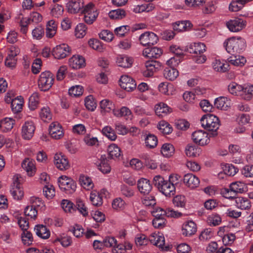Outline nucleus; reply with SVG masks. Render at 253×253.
<instances>
[{
  "instance_id": "nucleus-60",
  "label": "nucleus",
  "mask_w": 253,
  "mask_h": 253,
  "mask_svg": "<svg viewBox=\"0 0 253 253\" xmlns=\"http://www.w3.org/2000/svg\"><path fill=\"white\" fill-rule=\"evenodd\" d=\"M39 102V96L37 93H34L29 98V106L31 110H35Z\"/></svg>"
},
{
  "instance_id": "nucleus-51",
  "label": "nucleus",
  "mask_w": 253,
  "mask_h": 253,
  "mask_svg": "<svg viewBox=\"0 0 253 253\" xmlns=\"http://www.w3.org/2000/svg\"><path fill=\"white\" fill-rule=\"evenodd\" d=\"M43 193L45 197L50 199L55 195V190L53 186L50 184L45 185L43 188Z\"/></svg>"
},
{
  "instance_id": "nucleus-22",
  "label": "nucleus",
  "mask_w": 253,
  "mask_h": 253,
  "mask_svg": "<svg viewBox=\"0 0 253 253\" xmlns=\"http://www.w3.org/2000/svg\"><path fill=\"white\" fill-rule=\"evenodd\" d=\"M235 201L236 207L242 210H249L252 207L250 200L246 197H237Z\"/></svg>"
},
{
  "instance_id": "nucleus-1",
  "label": "nucleus",
  "mask_w": 253,
  "mask_h": 253,
  "mask_svg": "<svg viewBox=\"0 0 253 253\" xmlns=\"http://www.w3.org/2000/svg\"><path fill=\"white\" fill-rule=\"evenodd\" d=\"M172 178V176H169V180H165L161 175L155 176L153 178V184L154 186L163 194L167 197H171L175 194V187L170 179Z\"/></svg>"
},
{
  "instance_id": "nucleus-34",
  "label": "nucleus",
  "mask_w": 253,
  "mask_h": 253,
  "mask_svg": "<svg viewBox=\"0 0 253 253\" xmlns=\"http://www.w3.org/2000/svg\"><path fill=\"white\" fill-rule=\"evenodd\" d=\"M251 0H236L232 1L229 6V9L231 11L237 12L241 9L244 4Z\"/></svg>"
},
{
  "instance_id": "nucleus-10",
  "label": "nucleus",
  "mask_w": 253,
  "mask_h": 253,
  "mask_svg": "<svg viewBox=\"0 0 253 253\" xmlns=\"http://www.w3.org/2000/svg\"><path fill=\"white\" fill-rule=\"evenodd\" d=\"M70 52V47L66 44L57 45L52 51V55L54 58L58 59L65 58L69 55Z\"/></svg>"
},
{
  "instance_id": "nucleus-11",
  "label": "nucleus",
  "mask_w": 253,
  "mask_h": 253,
  "mask_svg": "<svg viewBox=\"0 0 253 253\" xmlns=\"http://www.w3.org/2000/svg\"><path fill=\"white\" fill-rule=\"evenodd\" d=\"M246 25V22L241 18H236L231 19L226 23V26L229 30L233 32L242 30Z\"/></svg>"
},
{
  "instance_id": "nucleus-16",
  "label": "nucleus",
  "mask_w": 253,
  "mask_h": 253,
  "mask_svg": "<svg viewBox=\"0 0 253 253\" xmlns=\"http://www.w3.org/2000/svg\"><path fill=\"white\" fill-rule=\"evenodd\" d=\"M195 45V52L197 57L195 58V61L199 64L204 63L206 60V56L203 55L202 53L206 51V45L204 43L201 42L194 43Z\"/></svg>"
},
{
  "instance_id": "nucleus-29",
  "label": "nucleus",
  "mask_w": 253,
  "mask_h": 253,
  "mask_svg": "<svg viewBox=\"0 0 253 253\" xmlns=\"http://www.w3.org/2000/svg\"><path fill=\"white\" fill-rule=\"evenodd\" d=\"M230 101L227 97H220L214 101V106L218 109L226 110L230 107Z\"/></svg>"
},
{
  "instance_id": "nucleus-61",
  "label": "nucleus",
  "mask_w": 253,
  "mask_h": 253,
  "mask_svg": "<svg viewBox=\"0 0 253 253\" xmlns=\"http://www.w3.org/2000/svg\"><path fill=\"white\" fill-rule=\"evenodd\" d=\"M38 211L36 208L33 206H28L24 210V214L25 216H29L31 218L35 219L37 217Z\"/></svg>"
},
{
  "instance_id": "nucleus-7",
  "label": "nucleus",
  "mask_w": 253,
  "mask_h": 253,
  "mask_svg": "<svg viewBox=\"0 0 253 253\" xmlns=\"http://www.w3.org/2000/svg\"><path fill=\"white\" fill-rule=\"evenodd\" d=\"M139 40L143 46H151L157 42L158 38L155 33L146 32L140 36Z\"/></svg>"
},
{
  "instance_id": "nucleus-27",
  "label": "nucleus",
  "mask_w": 253,
  "mask_h": 253,
  "mask_svg": "<svg viewBox=\"0 0 253 253\" xmlns=\"http://www.w3.org/2000/svg\"><path fill=\"white\" fill-rule=\"evenodd\" d=\"M23 102V98L21 96L12 99L11 104L12 112L15 114L20 112L22 109Z\"/></svg>"
},
{
  "instance_id": "nucleus-57",
  "label": "nucleus",
  "mask_w": 253,
  "mask_h": 253,
  "mask_svg": "<svg viewBox=\"0 0 253 253\" xmlns=\"http://www.w3.org/2000/svg\"><path fill=\"white\" fill-rule=\"evenodd\" d=\"M130 30V27L128 25L122 26L116 28L114 32L116 35L119 37H123L128 33Z\"/></svg>"
},
{
  "instance_id": "nucleus-49",
  "label": "nucleus",
  "mask_w": 253,
  "mask_h": 253,
  "mask_svg": "<svg viewBox=\"0 0 253 253\" xmlns=\"http://www.w3.org/2000/svg\"><path fill=\"white\" fill-rule=\"evenodd\" d=\"M87 28L84 23H80L75 29V36L78 38H82L86 34Z\"/></svg>"
},
{
  "instance_id": "nucleus-12",
  "label": "nucleus",
  "mask_w": 253,
  "mask_h": 253,
  "mask_svg": "<svg viewBox=\"0 0 253 253\" xmlns=\"http://www.w3.org/2000/svg\"><path fill=\"white\" fill-rule=\"evenodd\" d=\"M54 163L56 168L61 170H65L70 168L67 158L61 153L56 154L54 157Z\"/></svg>"
},
{
  "instance_id": "nucleus-41",
  "label": "nucleus",
  "mask_w": 253,
  "mask_h": 253,
  "mask_svg": "<svg viewBox=\"0 0 253 253\" xmlns=\"http://www.w3.org/2000/svg\"><path fill=\"white\" fill-rule=\"evenodd\" d=\"M126 16V12L123 9L112 10L109 13V16L112 19H122Z\"/></svg>"
},
{
  "instance_id": "nucleus-37",
  "label": "nucleus",
  "mask_w": 253,
  "mask_h": 253,
  "mask_svg": "<svg viewBox=\"0 0 253 253\" xmlns=\"http://www.w3.org/2000/svg\"><path fill=\"white\" fill-rule=\"evenodd\" d=\"M79 182L83 187L88 190L92 189L94 186L90 178L84 175L80 176Z\"/></svg>"
},
{
  "instance_id": "nucleus-26",
  "label": "nucleus",
  "mask_w": 253,
  "mask_h": 253,
  "mask_svg": "<svg viewBox=\"0 0 253 253\" xmlns=\"http://www.w3.org/2000/svg\"><path fill=\"white\" fill-rule=\"evenodd\" d=\"M68 7L71 13H77L84 7L82 0H71L68 3Z\"/></svg>"
},
{
  "instance_id": "nucleus-35",
  "label": "nucleus",
  "mask_w": 253,
  "mask_h": 253,
  "mask_svg": "<svg viewBox=\"0 0 253 253\" xmlns=\"http://www.w3.org/2000/svg\"><path fill=\"white\" fill-rule=\"evenodd\" d=\"M229 62L236 66H243L246 62V58L240 55H232L228 59Z\"/></svg>"
},
{
  "instance_id": "nucleus-17",
  "label": "nucleus",
  "mask_w": 253,
  "mask_h": 253,
  "mask_svg": "<svg viewBox=\"0 0 253 253\" xmlns=\"http://www.w3.org/2000/svg\"><path fill=\"white\" fill-rule=\"evenodd\" d=\"M150 242L162 249H167L165 245V240L163 235L161 233H153L149 237Z\"/></svg>"
},
{
  "instance_id": "nucleus-47",
  "label": "nucleus",
  "mask_w": 253,
  "mask_h": 253,
  "mask_svg": "<svg viewBox=\"0 0 253 253\" xmlns=\"http://www.w3.org/2000/svg\"><path fill=\"white\" fill-rule=\"evenodd\" d=\"M103 134L112 141H114L117 138V135L114 130L109 126H106L102 129Z\"/></svg>"
},
{
  "instance_id": "nucleus-24",
  "label": "nucleus",
  "mask_w": 253,
  "mask_h": 253,
  "mask_svg": "<svg viewBox=\"0 0 253 253\" xmlns=\"http://www.w3.org/2000/svg\"><path fill=\"white\" fill-rule=\"evenodd\" d=\"M34 161L29 158L25 159L22 163V168L26 170L28 175L33 176L36 172Z\"/></svg>"
},
{
  "instance_id": "nucleus-44",
  "label": "nucleus",
  "mask_w": 253,
  "mask_h": 253,
  "mask_svg": "<svg viewBox=\"0 0 253 253\" xmlns=\"http://www.w3.org/2000/svg\"><path fill=\"white\" fill-rule=\"evenodd\" d=\"M158 128L164 134H169L172 131V128L168 122L164 121L160 122Z\"/></svg>"
},
{
  "instance_id": "nucleus-6",
  "label": "nucleus",
  "mask_w": 253,
  "mask_h": 253,
  "mask_svg": "<svg viewBox=\"0 0 253 253\" xmlns=\"http://www.w3.org/2000/svg\"><path fill=\"white\" fill-rule=\"evenodd\" d=\"M60 188L67 193H72L76 190V184L75 182L66 176H61L58 179Z\"/></svg>"
},
{
  "instance_id": "nucleus-3",
  "label": "nucleus",
  "mask_w": 253,
  "mask_h": 253,
  "mask_svg": "<svg viewBox=\"0 0 253 253\" xmlns=\"http://www.w3.org/2000/svg\"><path fill=\"white\" fill-rule=\"evenodd\" d=\"M224 46L226 51L232 55L239 53L245 47V42L242 38L235 39L234 38L228 39L224 42Z\"/></svg>"
},
{
  "instance_id": "nucleus-5",
  "label": "nucleus",
  "mask_w": 253,
  "mask_h": 253,
  "mask_svg": "<svg viewBox=\"0 0 253 253\" xmlns=\"http://www.w3.org/2000/svg\"><path fill=\"white\" fill-rule=\"evenodd\" d=\"M54 77L53 74L49 71L42 72L38 80V85L42 91L49 90L53 84Z\"/></svg>"
},
{
  "instance_id": "nucleus-53",
  "label": "nucleus",
  "mask_w": 253,
  "mask_h": 253,
  "mask_svg": "<svg viewBox=\"0 0 253 253\" xmlns=\"http://www.w3.org/2000/svg\"><path fill=\"white\" fill-rule=\"evenodd\" d=\"M68 93L72 96L77 97L82 95L83 93V88L81 85H75L70 87Z\"/></svg>"
},
{
  "instance_id": "nucleus-25",
  "label": "nucleus",
  "mask_w": 253,
  "mask_h": 253,
  "mask_svg": "<svg viewBox=\"0 0 253 253\" xmlns=\"http://www.w3.org/2000/svg\"><path fill=\"white\" fill-rule=\"evenodd\" d=\"M133 62L132 57L125 55H119L117 56L116 63L119 66L123 68H129Z\"/></svg>"
},
{
  "instance_id": "nucleus-30",
  "label": "nucleus",
  "mask_w": 253,
  "mask_h": 253,
  "mask_svg": "<svg viewBox=\"0 0 253 253\" xmlns=\"http://www.w3.org/2000/svg\"><path fill=\"white\" fill-rule=\"evenodd\" d=\"M155 108L156 114L161 117H164L171 111L170 108L166 104L163 102L157 104Z\"/></svg>"
},
{
  "instance_id": "nucleus-19",
  "label": "nucleus",
  "mask_w": 253,
  "mask_h": 253,
  "mask_svg": "<svg viewBox=\"0 0 253 253\" xmlns=\"http://www.w3.org/2000/svg\"><path fill=\"white\" fill-rule=\"evenodd\" d=\"M10 192L15 200H21L23 197L24 192L21 188V185L18 180V178H16L11 185Z\"/></svg>"
},
{
  "instance_id": "nucleus-58",
  "label": "nucleus",
  "mask_w": 253,
  "mask_h": 253,
  "mask_svg": "<svg viewBox=\"0 0 253 253\" xmlns=\"http://www.w3.org/2000/svg\"><path fill=\"white\" fill-rule=\"evenodd\" d=\"M98 15L97 11H92L90 13H85L84 15V21L88 24H92L96 19Z\"/></svg>"
},
{
  "instance_id": "nucleus-43",
  "label": "nucleus",
  "mask_w": 253,
  "mask_h": 253,
  "mask_svg": "<svg viewBox=\"0 0 253 253\" xmlns=\"http://www.w3.org/2000/svg\"><path fill=\"white\" fill-rule=\"evenodd\" d=\"M146 146L149 148H154L158 144L157 137L152 134H149L145 139Z\"/></svg>"
},
{
  "instance_id": "nucleus-14",
  "label": "nucleus",
  "mask_w": 253,
  "mask_h": 253,
  "mask_svg": "<svg viewBox=\"0 0 253 253\" xmlns=\"http://www.w3.org/2000/svg\"><path fill=\"white\" fill-rule=\"evenodd\" d=\"M49 131L51 136L55 139H59L64 135L63 128L57 122H53L50 125Z\"/></svg>"
},
{
  "instance_id": "nucleus-31",
  "label": "nucleus",
  "mask_w": 253,
  "mask_h": 253,
  "mask_svg": "<svg viewBox=\"0 0 253 253\" xmlns=\"http://www.w3.org/2000/svg\"><path fill=\"white\" fill-rule=\"evenodd\" d=\"M34 229L36 234L42 239H47L50 236V231L45 226L37 225Z\"/></svg>"
},
{
  "instance_id": "nucleus-42",
  "label": "nucleus",
  "mask_w": 253,
  "mask_h": 253,
  "mask_svg": "<svg viewBox=\"0 0 253 253\" xmlns=\"http://www.w3.org/2000/svg\"><path fill=\"white\" fill-rule=\"evenodd\" d=\"M161 151L164 156L169 157L174 153V148L171 144L166 143L163 145Z\"/></svg>"
},
{
  "instance_id": "nucleus-20",
  "label": "nucleus",
  "mask_w": 253,
  "mask_h": 253,
  "mask_svg": "<svg viewBox=\"0 0 253 253\" xmlns=\"http://www.w3.org/2000/svg\"><path fill=\"white\" fill-rule=\"evenodd\" d=\"M184 183L189 188L194 189L198 186L200 183L199 178L192 173H187L183 177Z\"/></svg>"
},
{
  "instance_id": "nucleus-64",
  "label": "nucleus",
  "mask_w": 253,
  "mask_h": 253,
  "mask_svg": "<svg viewBox=\"0 0 253 253\" xmlns=\"http://www.w3.org/2000/svg\"><path fill=\"white\" fill-rule=\"evenodd\" d=\"M135 243L137 246H142L147 245L149 241V238L144 234L138 235L135 237Z\"/></svg>"
},
{
  "instance_id": "nucleus-52",
  "label": "nucleus",
  "mask_w": 253,
  "mask_h": 253,
  "mask_svg": "<svg viewBox=\"0 0 253 253\" xmlns=\"http://www.w3.org/2000/svg\"><path fill=\"white\" fill-rule=\"evenodd\" d=\"M100 108L104 112H109L114 109V105L112 102L108 99H104L100 101Z\"/></svg>"
},
{
  "instance_id": "nucleus-56",
  "label": "nucleus",
  "mask_w": 253,
  "mask_h": 253,
  "mask_svg": "<svg viewBox=\"0 0 253 253\" xmlns=\"http://www.w3.org/2000/svg\"><path fill=\"white\" fill-rule=\"evenodd\" d=\"M207 222L210 225L216 226L221 223V218L217 214H212L208 217Z\"/></svg>"
},
{
  "instance_id": "nucleus-38",
  "label": "nucleus",
  "mask_w": 253,
  "mask_h": 253,
  "mask_svg": "<svg viewBox=\"0 0 253 253\" xmlns=\"http://www.w3.org/2000/svg\"><path fill=\"white\" fill-rule=\"evenodd\" d=\"M201 149L193 145H188L185 148V153L188 157H196L200 155Z\"/></svg>"
},
{
  "instance_id": "nucleus-48",
  "label": "nucleus",
  "mask_w": 253,
  "mask_h": 253,
  "mask_svg": "<svg viewBox=\"0 0 253 253\" xmlns=\"http://www.w3.org/2000/svg\"><path fill=\"white\" fill-rule=\"evenodd\" d=\"M90 200L92 204L95 206H100L103 203L102 197L98 193L91 192L90 195Z\"/></svg>"
},
{
  "instance_id": "nucleus-36",
  "label": "nucleus",
  "mask_w": 253,
  "mask_h": 253,
  "mask_svg": "<svg viewBox=\"0 0 253 253\" xmlns=\"http://www.w3.org/2000/svg\"><path fill=\"white\" fill-rule=\"evenodd\" d=\"M98 169L103 173H108L111 171V167L108 163L105 155H102L100 158V163L98 166Z\"/></svg>"
},
{
  "instance_id": "nucleus-32",
  "label": "nucleus",
  "mask_w": 253,
  "mask_h": 253,
  "mask_svg": "<svg viewBox=\"0 0 253 253\" xmlns=\"http://www.w3.org/2000/svg\"><path fill=\"white\" fill-rule=\"evenodd\" d=\"M230 188L234 194L243 193L247 191V186L245 184L240 181L232 183Z\"/></svg>"
},
{
  "instance_id": "nucleus-4",
  "label": "nucleus",
  "mask_w": 253,
  "mask_h": 253,
  "mask_svg": "<svg viewBox=\"0 0 253 253\" xmlns=\"http://www.w3.org/2000/svg\"><path fill=\"white\" fill-rule=\"evenodd\" d=\"M61 206L64 211L66 212L72 213L76 211L75 208H77L83 216H86L88 215L87 208L81 199L77 200L76 205L75 208L73 207V204L67 200H62Z\"/></svg>"
},
{
  "instance_id": "nucleus-28",
  "label": "nucleus",
  "mask_w": 253,
  "mask_h": 253,
  "mask_svg": "<svg viewBox=\"0 0 253 253\" xmlns=\"http://www.w3.org/2000/svg\"><path fill=\"white\" fill-rule=\"evenodd\" d=\"M57 24L53 20L48 21L46 25V36L48 38H52L56 33Z\"/></svg>"
},
{
  "instance_id": "nucleus-59",
  "label": "nucleus",
  "mask_w": 253,
  "mask_h": 253,
  "mask_svg": "<svg viewBox=\"0 0 253 253\" xmlns=\"http://www.w3.org/2000/svg\"><path fill=\"white\" fill-rule=\"evenodd\" d=\"M142 203L146 207H152L156 204V200L154 196L147 195L142 199Z\"/></svg>"
},
{
  "instance_id": "nucleus-23",
  "label": "nucleus",
  "mask_w": 253,
  "mask_h": 253,
  "mask_svg": "<svg viewBox=\"0 0 253 253\" xmlns=\"http://www.w3.org/2000/svg\"><path fill=\"white\" fill-rule=\"evenodd\" d=\"M162 54V50L160 48L157 47H147L143 51L144 56L149 58H158Z\"/></svg>"
},
{
  "instance_id": "nucleus-2",
  "label": "nucleus",
  "mask_w": 253,
  "mask_h": 253,
  "mask_svg": "<svg viewBox=\"0 0 253 253\" xmlns=\"http://www.w3.org/2000/svg\"><path fill=\"white\" fill-rule=\"evenodd\" d=\"M201 124L203 127L209 131L210 136L213 137L217 135V130L219 127V120L218 118L212 114L204 115L200 120Z\"/></svg>"
},
{
  "instance_id": "nucleus-18",
  "label": "nucleus",
  "mask_w": 253,
  "mask_h": 253,
  "mask_svg": "<svg viewBox=\"0 0 253 253\" xmlns=\"http://www.w3.org/2000/svg\"><path fill=\"white\" fill-rule=\"evenodd\" d=\"M197 229V225L194 221L192 220L185 221L182 227V234L185 236H191L195 234Z\"/></svg>"
},
{
  "instance_id": "nucleus-33",
  "label": "nucleus",
  "mask_w": 253,
  "mask_h": 253,
  "mask_svg": "<svg viewBox=\"0 0 253 253\" xmlns=\"http://www.w3.org/2000/svg\"><path fill=\"white\" fill-rule=\"evenodd\" d=\"M178 71L172 67H166L164 71V76L169 81H173L178 76Z\"/></svg>"
},
{
  "instance_id": "nucleus-50",
  "label": "nucleus",
  "mask_w": 253,
  "mask_h": 253,
  "mask_svg": "<svg viewBox=\"0 0 253 253\" xmlns=\"http://www.w3.org/2000/svg\"><path fill=\"white\" fill-rule=\"evenodd\" d=\"M21 238L23 244L27 246L31 245L33 241L32 233L27 230L23 231V233L21 234Z\"/></svg>"
},
{
  "instance_id": "nucleus-13",
  "label": "nucleus",
  "mask_w": 253,
  "mask_h": 253,
  "mask_svg": "<svg viewBox=\"0 0 253 253\" xmlns=\"http://www.w3.org/2000/svg\"><path fill=\"white\" fill-rule=\"evenodd\" d=\"M36 127L32 121H27L22 128V136L25 139L29 140L34 135Z\"/></svg>"
},
{
  "instance_id": "nucleus-39",
  "label": "nucleus",
  "mask_w": 253,
  "mask_h": 253,
  "mask_svg": "<svg viewBox=\"0 0 253 253\" xmlns=\"http://www.w3.org/2000/svg\"><path fill=\"white\" fill-rule=\"evenodd\" d=\"M14 124V121L11 118H5L0 122V127L3 132L11 130Z\"/></svg>"
},
{
  "instance_id": "nucleus-40",
  "label": "nucleus",
  "mask_w": 253,
  "mask_h": 253,
  "mask_svg": "<svg viewBox=\"0 0 253 253\" xmlns=\"http://www.w3.org/2000/svg\"><path fill=\"white\" fill-rule=\"evenodd\" d=\"M109 156L111 159L118 158L121 155V150L119 147L115 144H111L108 148Z\"/></svg>"
},
{
  "instance_id": "nucleus-45",
  "label": "nucleus",
  "mask_w": 253,
  "mask_h": 253,
  "mask_svg": "<svg viewBox=\"0 0 253 253\" xmlns=\"http://www.w3.org/2000/svg\"><path fill=\"white\" fill-rule=\"evenodd\" d=\"M40 116L41 119L45 122H47L52 119V114L48 107H43L41 109Z\"/></svg>"
},
{
  "instance_id": "nucleus-8",
  "label": "nucleus",
  "mask_w": 253,
  "mask_h": 253,
  "mask_svg": "<svg viewBox=\"0 0 253 253\" xmlns=\"http://www.w3.org/2000/svg\"><path fill=\"white\" fill-rule=\"evenodd\" d=\"M192 136L194 142L200 145L204 146L210 143V134L202 130L195 131Z\"/></svg>"
},
{
  "instance_id": "nucleus-63",
  "label": "nucleus",
  "mask_w": 253,
  "mask_h": 253,
  "mask_svg": "<svg viewBox=\"0 0 253 253\" xmlns=\"http://www.w3.org/2000/svg\"><path fill=\"white\" fill-rule=\"evenodd\" d=\"M170 51L173 53L177 57L181 58L184 56V53L186 49H183L176 45H171L169 47Z\"/></svg>"
},
{
  "instance_id": "nucleus-15",
  "label": "nucleus",
  "mask_w": 253,
  "mask_h": 253,
  "mask_svg": "<svg viewBox=\"0 0 253 253\" xmlns=\"http://www.w3.org/2000/svg\"><path fill=\"white\" fill-rule=\"evenodd\" d=\"M137 186L139 192L144 195L148 194L152 189L150 180L144 178H141L137 181Z\"/></svg>"
},
{
  "instance_id": "nucleus-55",
  "label": "nucleus",
  "mask_w": 253,
  "mask_h": 253,
  "mask_svg": "<svg viewBox=\"0 0 253 253\" xmlns=\"http://www.w3.org/2000/svg\"><path fill=\"white\" fill-rule=\"evenodd\" d=\"M229 65L227 63H223L220 60H216L213 64L214 69L218 72H226L228 68Z\"/></svg>"
},
{
  "instance_id": "nucleus-54",
  "label": "nucleus",
  "mask_w": 253,
  "mask_h": 253,
  "mask_svg": "<svg viewBox=\"0 0 253 253\" xmlns=\"http://www.w3.org/2000/svg\"><path fill=\"white\" fill-rule=\"evenodd\" d=\"M31 23L28 17H22L19 22L21 32L24 34H26L28 32V25L30 24Z\"/></svg>"
},
{
  "instance_id": "nucleus-46",
  "label": "nucleus",
  "mask_w": 253,
  "mask_h": 253,
  "mask_svg": "<svg viewBox=\"0 0 253 253\" xmlns=\"http://www.w3.org/2000/svg\"><path fill=\"white\" fill-rule=\"evenodd\" d=\"M84 105L86 108L90 111H93L97 106L96 102L92 95H89L85 98Z\"/></svg>"
},
{
  "instance_id": "nucleus-21",
  "label": "nucleus",
  "mask_w": 253,
  "mask_h": 253,
  "mask_svg": "<svg viewBox=\"0 0 253 253\" xmlns=\"http://www.w3.org/2000/svg\"><path fill=\"white\" fill-rule=\"evenodd\" d=\"M70 66L73 69H80L85 65L84 58L80 55H74L69 60Z\"/></svg>"
},
{
  "instance_id": "nucleus-9",
  "label": "nucleus",
  "mask_w": 253,
  "mask_h": 253,
  "mask_svg": "<svg viewBox=\"0 0 253 253\" xmlns=\"http://www.w3.org/2000/svg\"><path fill=\"white\" fill-rule=\"evenodd\" d=\"M120 85L127 91H132L136 87V83L134 79L130 77L124 75L121 76L120 79Z\"/></svg>"
},
{
  "instance_id": "nucleus-62",
  "label": "nucleus",
  "mask_w": 253,
  "mask_h": 253,
  "mask_svg": "<svg viewBox=\"0 0 253 253\" xmlns=\"http://www.w3.org/2000/svg\"><path fill=\"white\" fill-rule=\"evenodd\" d=\"M239 169L231 164H226L223 168L224 173L229 176H234Z\"/></svg>"
}]
</instances>
